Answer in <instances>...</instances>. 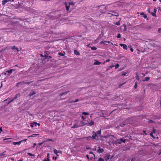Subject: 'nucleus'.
I'll use <instances>...</instances> for the list:
<instances>
[{
  "label": "nucleus",
  "instance_id": "nucleus-32",
  "mask_svg": "<svg viewBox=\"0 0 161 161\" xmlns=\"http://www.w3.org/2000/svg\"><path fill=\"white\" fill-rule=\"evenodd\" d=\"M114 66L115 67V68L117 69L119 67V64H117L115 66Z\"/></svg>",
  "mask_w": 161,
  "mask_h": 161
},
{
  "label": "nucleus",
  "instance_id": "nucleus-18",
  "mask_svg": "<svg viewBox=\"0 0 161 161\" xmlns=\"http://www.w3.org/2000/svg\"><path fill=\"white\" fill-rule=\"evenodd\" d=\"M101 64V63L97 61H96L94 63V64L95 65H100Z\"/></svg>",
  "mask_w": 161,
  "mask_h": 161
},
{
  "label": "nucleus",
  "instance_id": "nucleus-63",
  "mask_svg": "<svg viewBox=\"0 0 161 161\" xmlns=\"http://www.w3.org/2000/svg\"><path fill=\"white\" fill-rule=\"evenodd\" d=\"M147 11H148V12H149V13H150V14H151V12H150V9H148Z\"/></svg>",
  "mask_w": 161,
  "mask_h": 161
},
{
  "label": "nucleus",
  "instance_id": "nucleus-39",
  "mask_svg": "<svg viewBox=\"0 0 161 161\" xmlns=\"http://www.w3.org/2000/svg\"><path fill=\"white\" fill-rule=\"evenodd\" d=\"M156 131V129H153L152 132H153V133H155Z\"/></svg>",
  "mask_w": 161,
  "mask_h": 161
},
{
  "label": "nucleus",
  "instance_id": "nucleus-37",
  "mask_svg": "<svg viewBox=\"0 0 161 161\" xmlns=\"http://www.w3.org/2000/svg\"><path fill=\"white\" fill-rule=\"evenodd\" d=\"M30 126L32 128L34 126V122L33 123H31Z\"/></svg>",
  "mask_w": 161,
  "mask_h": 161
},
{
  "label": "nucleus",
  "instance_id": "nucleus-56",
  "mask_svg": "<svg viewBox=\"0 0 161 161\" xmlns=\"http://www.w3.org/2000/svg\"><path fill=\"white\" fill-rule=\"evenodd\" d=\"M110 61V59H108L106 61V62H109Z\"/></svg>",
  "mask_w": 161,
  "mask_h": 161
},
{
  "label": "nucleus",
  "instance_id": "nucleus-62",
  "mask_svg": "<svg viewBox=\"0 0 161 161\" xmlns=\"http://www.w3.org/2000/svg\"><path fill=\"white\" fill-rule=\"evenodd\" d=\"M53 158L54 159H54L55 160H56V159L57 158V157H53Z\"/></svg>",
  "mask_w": 161,
  "mask_h": 161
},
{
  "label": "nucleus",
  "instance_id": "nucleus-42",
  "mask_svg": "<svg viewBox=\"0 0 161 161\" xmlns=\"http://www.w3.org/2000/svg\"><path fill=\"white\" fill-rule=\"evenodd\" d=\"M26 140H27V139H24V140H22L20 141L21 142V143L22 142H24L25 141H26Z\"/></svg>",
  "mask_w": 161,
  "mask_h": 161
},
{
  "label": "nucleus",
  "instance_id": "nucleus-1",
  "mask_svg": "<svg viewBox=\"0 0 161 161\" xmlns=\"http://www.w3.org/2000/svg\"><path fill=\"white\" fill-rule=\"evenodd\" d=\"M30 3V0H19L18 3L20 6L24 8H30L32 6V4Z\"/></svg>",
  "mask_w": 161,
  "mask_h": 161
},
{
  "label": "nucleus",
  "instance_id": "nucleus-47",
  "mask_svg": "<svg viewBox=\"0 0 161 161\" xmlns=\"http://www.w3.org/2000/svg\"><path fill=\"white\" fill-rule=\"evenodd\" d=\"M14 98H11V100H10V101L9 102V103H11V102H12L14 100Z\"/></svg>",
  "mask_w": 161,
  "mask_h": 161
},
{
  "label": "nucleus",
  "instance_id": "nucleus-53",
  "mask_svg": "<svg viewBox=\"0 0 161 161\" xmlns=\"http://www.w3.org/2000/svg\"><path fill=\"white\" fill-rule=\"evenodd\" d=\"M158 31L159 33H160L161 32V28L158 29Z\"/></svg>",
  "mask_w": 161,
  "mask_h": 161
},
{
  "label": "nucleus",
  "instance_id": "nucleus-28",
  "mask_svg": "<svg viewBox=\"0 0 161 161\" xmlns=\"http://www.w3.org/2000/svg\"><path fill=\"white\" fill-rule=\"evenodd\" d=\"M58 54L59 55L61 56H64L65 55L64 54H63V53H61V52H59L58 53Z\"/></svg>",
  "mask_w": 161,
  "mask_h": 161
},
{
  "label": "nucleus",
  "instance_id": "nucleus-34",
  "mask_svg": "<svg viewBox=\"0 0 161 161\" xmlns=\"http://www.w3.org/2000/svg\"><path fill=\"white\" fill-rule=\"evenodd\" d=\"M68 92H69V91H67V92H64L63 93H62L61 95V96H62L64 95H65V94H67Z\"/></svg>",
  "mask_w": 161,
  "mask_h": 161
},
{
  "label": "nucleus",
  "instance_id": "nucleus-10",
  "mask_svg": "<svg viewBox=\"0 0 161 161\" xmlns=\"http://www.w3.org/2000/svg\"><path fill=\"white\" fill-rule=\"evenodd\" d=\"M98 149L97 150V152L98 153H102L103 152L104 150L103 148H101L99 147H98Z\"/></svg>",
  "mask_w": 161,
  "mask_h": 161
},
{
  "label": "nucleus",
  "instance_id": "nucleus-54",
  "mask_svg": "<svg viewBox=\"0 0 161 161\" xmlns=\"http://www.w3.org/2000/svg\"><path fill=\"white\" fill-rule=\"evenodd\" d=\"M37 124V123L36 122H34V125L35 126H36Z\"/></svg>",
  "mask_w": 161,
  "mask_h": 161
},
{
  "label": "nucleus",
  "instance_id": "nucleus-23",
  "mask_svg": "<svg viewBox=\"0 0 161 161\" xmlns=\"http://www.w3.org/2000/svg\"><path fill=\"white\" fill-rule=\"evenodd\" d=\"M37 135H38L36 134H33L31 135V136H29L28 137H35V136H36Z\"/></svg>",
  "mask_w": 161,
  "mask_h": 161
},
{
  "label": "nucleus",
  "instance_id": "nucleus-3",
  "mask_svg": "<svg viewBox=\"0 0 161 161\" xmlns=\"http://www.w3.org/2000/svg\"><path fill=\"white\" fill-rule=\"evenodd\" d=\"M92 136H89L88 137V139H90L92 138V139L96 140H98V136L97 135V134L95 131H93L92 133Z\"/></svg>",
  "mask_w": 161,
  "mask_h": 161
},
{
  "label": "nucleus",
  "instance_id": "nucleus-22",
  "mask_svg": "<svg viewBox=\"0 0 161 161\" xmlns=\"http://www.w3.org/2000/svg\"><path fill=\"white\" fill-rule=\"evenodd\" d=\"M136 78L137 80H139L140 79L139 76L138 75L137 73H136Z\"/></svg>",
  "mask_w": 161,
  "mask_h": 161
},
{
  "label": "nucleus",
  "instance_id": "nucleus-58",
  "mask_svg": "<svg viewBox=\"0 0 161 161\" xmlns=\"http://www.w3.org/2000/svg\"><path fill=\"white\" fill-rule=\"evenodd\" d=\"M43 142H41V143H39V146H41L42 145V144L43 143Z\"/></svg>",
  "mask_w": 161,
  "mask_h": 161
},
{
  "label": "nucleus",
  "instance_id": "nucleus-59",
  "mask_svg": "<svg viewBox=\"0 0 161 161\" xmlns=\"http://www.w3.org/2000/svg\"><path fill=\"white\" fill-rule=\"evenodd\" d=\"M144 13H140V15H144Z\"/></svg>",
  "mask_w": 161,
  "mask_h": 161
},
{
  "label": "nucleus",
  "instance_id": "nucleus-30",
  "mask_svg": "<svg viewBox=\"0 0 161 161\" xmlns=\"http://www.w3.org/2000/svg\"><path fill=\"white\" fill-rule=\"evenodd\" d=\"M82 114H84L85 115H87L89 114L87 112H83Z\"/></svg>",
  "mask_w": 161,
  "mask_h": 161
},
{
  "label": "nucleus",
  "instance_id": "nucleus-45",
  "mask_svg": "<svg viewBox=\"0 0 161 161\" xmlns=\"http://www.w3.org/2000/svg\"><path fill=\"white\" fill-rule=\"evenodd\" d=\"M79 101V100L78 99H76L75 101H72L71 102V103L72 102H78Z\"/></svg>",
  "mask_w": 161,
  "mask_h": 161
},
{
  "label": "nucleus",
  "instance_id": "nucleus-19",
  "mask_svg": "<svg viewBox=\"0 0 161 161\" xmlns=\"http://www.w3.org/2000/svg\"><path fill=\"white\" fill-rule=\"evenodd\" d=\"M96 133L97 134V135L99 136H100L101 134V130H99Z\"/></svg>",
  "mask_w": 161,
  "mask_h": 161
},
{
  "label": "nucleus",
  "instance_id": "nucleus-29",
  "mask_svg": "<svg viewBox=\"0 0 161 161\" xmlns=\"http://www.w3.org/2000/svg\"><path fill=\"white\" fill-rule=\"evenodd\" d=\"M153 132H151V133H150V136H151L153 138H155V136H153Z\"/></svg>",
  "mask_w": 161,
  "mask_h": 161
},
{
  "label": "nucleus",
  "instance_id": "nucleus-57",
  "mask_svg": "<svg viewBox=\"0 0 161 161\" xmlns=\"http://www.w3.org/2000/svg\"><path fill=\"white\" fill-rule=\"evenodd\" d=\"M49 154L47 153V158H49Z\"/></svg>",
  "mask_w": 161,
  "mask_h": 161
},
{
  "label": "nucleus",
  "instance_id": "nucleus-16",
  "mask_svg": "<svg viewBox=\"0 0 161 161\" xmlns=\"http://www.w3.org/2000/svg\"><path fill=\"white\" fill-rule=\"evenodd\" d=\"M94 124V122L92 120H91L90 122H89L88 125V126H91L93 125Z\"/></svg>",
  "mask_w": 161,
  "mask_h": 161
},
{
  "label": "nucleus",
  "instance_id": "nucleus-6",
  "mask_svg": "<svg viewBox=\"0 0 161 161\" xmlns=\"http://www.w3.org/2000/svg\"><path fill=\"white\" fill-rule=\"evenodd\" d=\"M126 140H123L122 138H120L119 140H117V142L119 144H121L122 142L125 143V142Z\"/></svg>",
  "mask_w": 161,
  "mask_h": 161
},
{
  "label": "nucleus",
  "instance_id": "nucleus-36",
  "mask_svg": "<svg viewBox=\"0 0 161 161\" xmlns=\"http://www.w3.org/2000/svg\"><path fill=\"white\" fill-rule=\"evenodd\" d=\"M97 48L95 47H91V49L92 50H96L97 49Z\"/></svg>",
  "mask_w": 161,
  "mask_h": 161
},
{
  "label": "nucleus",
  "instance_id": "nucleus-44",
  "mask_svg": "<svg viewBox=\"0 0 161 161\" xmlns=\"http://www.w3.org/2000/svg\"><path fill=\"white\" fill-rule=\"evenodd\" d=\"M114 67V65H111V66H110L109 67V69H112V68H113Z\"/></svg>",
  "mask_w": 161,
  "mask_h": 161
},
{
  "label": "nucleus",
  "instance_id": "nucleus-26",
  "mask_svg": "<svg viewBox=\"0 0 161 161\" xmlns=\"http://www.w3.org/2000/svg\"><path fill=\"white\" fill-rule=\"evenodd\" d=\"M51 141L52 142H54L53 140L52 139H47V140H46L45 141H44V142H47V141Z\"/></svg>",
  "mask_w": 161,
  "mask_h": 161
},
{
  "label": "nucleus",
  "instance_id": "nucleus-35",
  "mask_svg": "<svg viewBox=\"0 0 161 161\" xmlns=\"http://www.w3.org/2000/svg\"><path fill=\"white\" fill-rule=\"evenodd\" d=\"M43 161H50V160L48 158H47L45 159Z\"/></svg>",
  "mask_w": 161,
  "mask_h": 161
},
{
  "label": "nucleus",
  "instance_id": "nucleus-55",
  "mask_svg": "<svg viewBox=\"0 0 161 161\" xmlns=\"http://www.w3.org/2000/svg\"><path fill=\"white\" fill-rule=\"evenodd\" d=\"M22 83V82L18 83L17 84V86H19L20 84Z\"/></svg>",
  "mask_w": 161,
  "mask_h": 161
},
{
  "label": "nucleus",
  "instance_id": "nucleus-4",
  "mask_svg": "<svg viewBox=\"0 0 161 161\" xmlns=\"http://www.w3.org/2000/svg\"><path fill=\"white\" fill-rule=\"evenodd\" d=\"M77 122L79 127L83 126L86 125L85 123L82 121H78Z\"/></svg>",
  "mask_w": 161,
  "mask_h": 161
},
{
  "label": "nucleus",
  "instance_id": "nucleus-48",
  "mask_svg": "<svg viewBox=\"0 0 161 161\" xmlns=\"http://www.w3.org/2000/svg\"><path fill=\"white\" fill-rule=\"evenodd\" d=\"M2 131H3V130H2V127H0V133H1V132H2Z\"/></svg>",
  "mask_w": 161,
  "mask_h": 161
},
{
  "label": "nucleus",
  "instance_id": "nucleus-25",
  "mask_svg": "<svg viewBox=\"0 0 161 161\" xmlns=\"http://www.w3.org/2000/svg\"><path fill=\"white\" fill-rule=\"evenodd\" d=\"M27 154H28L29 156H35V155L34 154H32L31 153H28Z\"/></svg>",
  "mask_w": 161,
  "mask_h": 161
},
{
  "label": "nucleus",
  "instance_id": "nucleus-20",
  "mask_svg": "<svg viewBox=\"0 0 161 161\" xmlns=\"http://www.w3.org/2000/svg\"><path fill=\"white\" fill-rule=\"evenodd\" d=\"M145 79L144 80H143V81H147L149 80L150 77H146Z\"/></svg>",
  "mask_w": 161,
  "mask_h": 161
},
{
  "label": "nucleus",
  "instance_id": "nucleus-17",
  "mask_svg": "<svg viewBox=\"0 0 161 161\" xmlns=\"http://www.w3.org/2000/svg\"><path fill=\"white\" fill-rule=\"evenodd\" d=\"M36 93L35 92V91H32V92H31L30 93V94H29V95L30 96H32L33 95L35 94Z\"/></svg>",
  "mask_w": 161,
  "mask_h": 161
},
{
  "label": "nucleus",
  "instance_id": "nucleus-61",
  "mask_svg": "<svg viewBox=\"0 0 161 161\" xmlns=\"http://www.w3.org/2000/svg\"><path fill=\"white\" fill-rule=\"evenodd\" d=\"M130 50L131 52H133V48H131Z\"/></svg>",
  "mask_w": 161,
  "mask_h": 161
},
{
  "label": "nucleus",
  "instance_id": "nucleus-49",
  "mask_svg": "<svg viewBox=\"0 0 161 161\" xmlns=\"http://www.w3.org/2000/svg\"><path fill=\"white\" fill-rule=\"evenodd\" d=\"M143 17L145 18V19H146L147 17V15L146 14H144L143 15Z\"/></svg>",
  "mask_w": 161,
  "mask_h": 161
},
{
  "label": "nucleus",
  "instance_id": "nucleus-11",
  "mask_svg": "<svg viewBox=\"0 0 161 161\" xmlns=\"http://www.w3.org/2000/svg\"><path fill=\"white\" fill-rule=\"evenodd\" d=\"M79 125H78V122H76L73 125V126L71 127L72 128H77L79 127Z\"/></svg>",
  "mask_w": 161,
  "mask_h": 161
},
{
  "label": "nucleus",
  "instance_id": "nucleus-40",
  "mask_svg": "<svg viewBox=\"0 0 161 161\" xmlns=\"http://www.w3.org/2000/svg\"><path fill=\"white\" fill-rule=\"evenodd\" d=\"M17 47H16L15 46H13L11 48L13 50H14L16 49Z\"/></svg>",
  "mask_w": 161,
  "mask_h": 161
},
{
  "label": "nucleus",
  "instance_id": "nucleus-50",
  "mask_svg": "<svg viewBox=\"0 0 161 161\" xmlns=\"http://www.w3.org/2000/svg\"><path fill=\"white\" fill-rule=\"evenodd\" d=\"M137 84L136 83L135 85V86H134V87L135 89H136L137 88Z\"/></svg>",
  "mask_w": 161,
  "mask_h": 161
},
{
  "label": "nucleus",
  "instance_id": "nucleus-7",
  "mask_svg": "<svg viewBox=\"0 0 161 161\" xmlns=\"http://www.w3.org/2000/svg\"><path fill=\"white\" fill-rule=\"evenodd\" d=\"M119 45L120 46L122 47L125 50H127V46L125 44H120Z\"/></svg>",
  "mask_w": 161,
  "mask_h": 161
},
{
  "label": "nucleus",
  "instance_id": "nucleus-64",
  "mask_svg": "<svg viewBox=\"0 0 161 161\" xmlns=\"http://www.w3.org/2000/svg\"><path fill=\"white\" fill-rule=\"evenodd\" d=\"M16 49L18 51H20V49L19 48H16Z\"/></svg>",
  "mask_w": 161,
  "mask_h": 161
},
{
  "label": "nucleus",
  "instance_id": "nucleus-21",
  "mask_svg": "<svg viewBox=\"0 0 161 161\" xmlns=\"http://www.w3.org/2000/svg\"><path fill=\"white\" fill-rule=\"evenodd\" d=\"M97 161H104V158L100 157L98 158Z\"/></svg>",
  "mask_w": 161,
  "mask_h": 161
},
{
  "label": "nucleus",
  "instance_id": "nucleus-33",
  "mask_svg": "<svg viewBox=\"0 0 161 161\" xmlns=\"http://www.w3.org/2000/svg\"><path fill=\"white\" fill-rule=\"evenodd\" d=\"M6 152V151H4V152L2 153H0V156H3L5 155V154H4V153Z\"/></svg>",
  "mask_w": 161,
  "mask_h": 161
},
{
  "label": "nucleus",
  "instance_id": "nucleus-2",
  "mask_svg": "<svg viewBox=\"0 0 161 161\" xmlns=\"http://www.w3.org/2000/svg\"><path fill=\"white\" fill-rule=\"evenodd\" d=\"M64 4L66 8V10L67 11H68L70 9V10H71L74 8L75 3L73 2H65L64 3Z\"/></svg>",
  "mask_w": 161,
  "mask_h": 161
},
{
  "label": "nucleus",
  "instance_id": "nucleus-27",
  "mask_svg": "<svg viewBox=\"0 0 161 161\" xmlns=\"http://www.w3.org/2000/svg\"><path fill=\"white\" fill-rule=\"evenodd\" d=\"M127 72H123L122 75H121V76H125L126 75V74H127Z\"/></svg>",
  "mask_w": 161,
  "mask_h": 161
},
{
  "label": "nucleus",
  "instance_id": "nucleus-41",
  "mask_svg": "<svg viewBox=\"0 0 161 161\" xmlns=\"http://www.w3.org/2000/svg\"><path fill=\"white\" fill-rule=\"evenodd\" d=\"M149 123H155V122L152 120H150L149 121Z\"/></svg>",
  "mask_w": 161,
  "mask_h": 161
},
{
  "label": "nucleus",
  "instance_id": "nucleus-8",
  "mask_svg": "<svg viewBox=\"0 0 161 161\" xmlns=\"http://www.w3.org/2000/svg\"><path fill=\"white\" fill-rule=\"evenodd\" d=\"M157 11V10L155 8L154 9V12H151V14L153 16L156 17V12Z\"/></svg>",
  "mask_w": 161,
  "mask_h": 161
},
{
  "label": "nucleus",
  "instance_id": "nucleus-9",
  "mask_svg": "<svg viewBox=\"0 0 161 161\" xmlns=\"http://www.w3.org/2000/svg\"><path fill=\"white\" fill-rule=\"evenodd\" d=\"M110 157V155L109 154L105 155L104 156V158L106 161H108Z\"/></svg>",
  "mask_w": 161,
  "mask_h": 161
},
{
  "label": "nucleus",
  "instance_id": "nucleus-13",
  "mask_svg": "<svg viewBox=\"0 0 161 161\" xmlns=\"http://www.w3.org/2000/svg\"><path fill=\"white\" fill-rule=\"evenodd\" d=\"M13 144L15 145H18V146H19L21 143L20 141L18 142H13Z\"/></svg>",
  "mask_w": 161,
  "mask_h": 161
},
{
  "label": "nucleus",
  "instance_id": "nucleus-46",
  "mask_svg": "<svg viewBox=\"0 0 161 161\" xmlns=\"http://www.w3.org/2000/svg\"><path fill=\"white\" fill-rule=\"evenodd\" d=\"M106 42V41H105V42H103V41H102V42H100V44H104V43L105 42Z\"/></svg>",
  "mask_w": 161,
  "mask_h": 161
},
{
  "label": "nucleus",
  "instance_id": "nucleus-52",
  "mask_svg": "<svg viewBox=\"0 0 161 161\" xmlns=\"http://www.w3.org/2000/svg\"><path fill=\"white\" fill-rule=\"evenodd\" d=\"M81 118L83 120L86 119L85 117L83 116H81Z\"/></svg>",
  "mask_w": 161,
  "mask_h": 161
},
{
  "label": "nucleus",
  "instance_id": "nucleus-5",
  "mask_svg": "<svg viewBox=\"0 0 161 161\" xmlns=\"http://www.w3.org/2000/svg\"><path fill=\"white\" fill-rule=\"evenodd\" d=\"M55 154H56L57 156H58V153H59L60 154H61L62 153V151L60 150H57L56 149H54L53 150Z\"/></svg>",
  "mask_w": 161,
  "mask_h": 161
},
{
  "label": "nucleus",
  "instance_id": "nucleus-60",
  "mask_svg": "<svg viewBox=\"0 0 161 161\" xmlns=\"http://www.w3.org/2000/svg\"><path fill=\"white\" fill-rule=\"evenodd\" d=\"M36 145V143H34L33 144V147H35Z\"/></svg>",
  "mask_w": 161,
  "mask_h": 161
},
{
  "label": "nucleus",
  "instance_id": "nucleus-43",
  "mask_svg": "<svg viewBox=\"0 0 161 161\" xmlns=\"http://www.w3.org/2000/svg\"><path fill=\"white\" fill-rule=\"evenodd\" d=\"M117 37L118 38H120L121 37V35L119 33L118 34Z\"/></svg>",
  "mask_w": 161,
  "mask_h": 161
},
{
  "label": "nucleus",
  "instance_id": "nucleus-12",
  "mask_svg": "<svg viewBox=\"0 0 161 161\" xmlns=\"http://www.w3.org/2000/svg\"><path fill=\"white\" fill-rule=\"evenodd\" d=\"M10 0H3L2 1V5H4L6 4L7 3L10 2Z\"/></svg>",
  "mask_w": 161,
  "mask_h": 161
},
{
  "label": "nucleus",
  "instance_id": "nucleus-51",
  "mask_svg": "<svg viewBox=\"0 0 161 161\" xmlns=\"http://www.w3.org/2000/svg\"><path fill=\"white\" fill-rule=\"evenodd\" d=\"M135 160H136V159H135V158H133L131 159V161H135Z\"/></svg>",
  "mask_w": 161,
  "mask_h": 161
},
{
  "label": "nucleus",
  "instance_id": "nucleus-15",
  "mask_svg": "<svg viewBox=\"0 0 161 161\" xmlns=\"http://www.w3.org/2000/svg\"><path fill=\"white\" fill-rule=\"evenodd\" d=\"M74 54L76 55H79L80 53L79 52L76 50H74Z\"/></svg>",
  "mask_w": 161,
  "mask_h": 161
},
{
  "label": "nucleus",
  "instance_id": "nucleus-31",
  "mask_svg": "<svg viewBox=\"0 0 161 161\" xmlns=\"http://www.w3.org/2000/svg\"><path fill=\"white\" fill-rule=\"evenodd\" d=\"M19 96V94H16L15 96V97H14V99H15L16 98H17V97H18Z\"/></svg>",
  "mask_w": 161,
  "mask_h": 161
},
{
  "label": "nucleus",
  "instance_id": "nucleus-24",
  "mask_svg": "<svg viewBox=\"0 0 161 161\" xmlns=\"http://www.w3.org/2000/svg\"><path fill=\"white\" fill-rule=\"evenodd\" d=\"M12 69H10L9 70L7 71L6 72L10 74H11L12 73Z\"/></svg>",
  "mask_w": 161,
  "mask_h": 161
},
{
  "label": "nucleus",
  "instance_id": "nucleus-38",
  "mask_svg": "<svg viewBox=\"0 0 161 161\" xmlns=\"http://www.w3.org/2000/svg\"><path fill=\"white\" fill-rule=\"evenodd\" d=\"M115 24L116 25H120V23L119 22H116Z\"/></svg>",
  "mask_w": 161,
  "mask_h": 161
},
{
  "label": "nucleus",
  "instance_id": "nucleus-14",
  "mask_svg": "<svg viewBox=\"0 0 161 161\" xmlns=\"http://www.w3.org/2000/svg\"><path fill=\"white\" fill-rule=\"evenodd\" d=\"M110 14H111L112 15L115 16H118L119 15V14L115 12H113V13H110Z\"/></svg>",
  "mask_w": 161,
  "mask_h": 161
}]
</instances>
